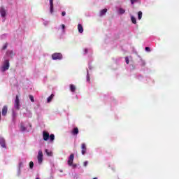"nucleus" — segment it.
<instances>
[{"instance_id": "f257e3e1", "label": "nucleus", "mask_w": 179, "mask_h": 179, "mask_svg": "<svg viewBox=\"0 0 179 179\" xmlns=\"http://www.w3.org/2000/svg\"><path fill=\"white\" fill-rule=\"evenodd\" d=\"M16 55V53L13 52L12 50H8L6 52L5 55L3 57V61L2 62L1 66H0V71L3 73L6 72V71H9V68H10V63L9 62V59L13 58Z\"/></svg>"}, {"instance_id": "f03ea898", "label": "nucleus", "mask_w": 179, "mask_h": 179, "mask_svg": "<svg viewBox=\"0 0 179 179\" xmlns=\"http://www.w3.org/2000/svg\"><path fill=\"white\" fill-rule=\"evenodd\" d=\"M43 139L45 142H48V141L52 143L54 141H55V135L54 134H50V133L47 131H43L42 134Z\"/></svg>"}, {"instance_id": "7ed1b4c3", "label": "nucleus", "mask_w": 179, "mask_h": 179, "mask_svg": "<svg viewBox=\"0 0 179 179\" xmlns=\"http://www.w3.org/2000/svg\"><path fill=\"white\" fill-rule=\"evenodd\" d=\"M24 163H26L25 160L22 161V159L19 160L18 165L17 167V177H20V175L22 174V169L24 167Z\"/></svg>"}, {"instance_id": "20e7f679", "label": "nucleus", "mask_w": 179, "mask_h": 179, "mask_svg": "<svg viewBox=\"0 0 179 179\" xmlns=\"http://www.w3.org/2000/svg\"><path fill=\"white\" fill-rule=\"evenodd\" d=\"M8 14L6 10L5 9V7L1 6L0 7V15L2 17V22H5L6 20V15Z\"/></svg>"}, {"instance_id": "39448f33", "label": "nucleus", "mask_w": 179, "mask_h": 179, "mask_svg": "<svg viewBox=\"0 0 179 179\" xmlns=\"http://www.w3.org/2000/svg\"><path fill=\"white\" fill-rule=\"evenodd\" d=\"M62 58H63L62 54L61 53L55 52L52 55V59H53V61H57V60L61 61Z\"/></svg>"}, {"instance_id": "423d86ee", "label": "nucleus", "mask_w": 179, "mask_h": 179, "mask_svg": "<svg viewBox=\"0 0 179 179\" xmlns=\"http://www.w3.org/2000/svg\"><path fill=\"white\" fill-rule=\"evenodd\" d=\"M14 108L15 110H20V101L19 100V96L17 95L15 96Z\"/></svg>"}, {"instance_id": "0eeeda50", "label": "nucleus", "mask_w": 179, "mask_h": 179, "mask_svg": "<svg viewBox=\"0 0 179 179\" xmlns=\"http://www.w3.org/2000/svg\"><path fill=\"white\" fill-rule=\"evenodd\" d=\"M37 159L38 164H41V163H43V151H38Z\"/></svg>"}, {"instance_id": "6e6552de", "label": "nucleus", "mask_w": 179, "mask_h": 179, "mask_svg": "<svg viewBox=\"0 0 179 179\" xmlns=\"http://www.w3.org/2000/svg\"><path fill=\"white\" fill-rule=\"evenodd\" d=\"M50 2V13L54 15V0H49Z\"/></svg>"}, {"instance_id": "1a4fd4ad", "label": "nucleus", "mask_w": 179, "mask_h": 179, "mask_svg": "<svg viewBox=\"0 0 179 179\" xmlns=\"http://www.w3.org/2000/svg\"><path fill=\"white\" fill-rule=\"evenodd\" d=\"M11 117L13 122H16V118H17V113L16 112V110H15V109L12 110Z\"/></svg>"}, {"instance_id": "9d476101", "label": "nucleus", "mask_w": 179, "mask_h": 179, "mask_svg": "<svg viewBox=\"0 0 179 179\" xmlns=\"http://www.w3.org/2000/svg\"><path fill=\"white\" fill-rule=\"evenodd\" d=\"M73 159H75V155L71 154L68 159L69 166H72V164H73Z\"/></svg>"}, {"instance_id": "9b49d317", "label": "nucleus", "mask_w": 179, "mask_h": 179, "mask_svg": "<svg viewBox=\"0 0 179 179\" xmlns=\"http://www.w3.org/2000/svg\"><path fill=\"white\" fill-rule=\"evenodd\" d=\"M0 145L1 146V148L6 149V143L5 141V138H3V137H0Z\"/></svg>"}, {"instance_id": "f8f14e48", "label": "nucleus", "mask_w": 179, "mask_h": 179, "mask_svg": "<svg viewBox=\"0 0 179 179\" xmlns=\"http://www.w3.org/2000/svg\"><path fill=\"white\" fill-rule=\"evenodd\" d=\"M81 153L83 155H86V150H87V148H86V144L85 143H82L81 145Z\"/></svg>"}, {"instance_id": "ddd939ff", "label": "nucleus", "mask_w": 179, "mask_h": 179, "mask_svg": "<svg viewBox=\"0 0 179 179\" xmlns=\"http://www.w3.org/2000/svg\"><path fill=\"white\" fill-rule=\"evenodd\" d=\"M1 114L3 115V117H5V115H6V114H8V106H4L2 108L1 110Z\"/></svg>"}, {"instance_id": "4468645a", "label": "nucleus", "mask_w": 179, "mask_h": 179, "mask_svg": "<svg viewBox=\"0 0 179 179\" xmlns=\"http://www.w3.org/2000/svg\"><path fill=\"white\" fill-rule=\"evenodd\" d=\"M71 134L72 135H73V136H76V135L79 134V129L78 127L73 128V129L71 130Z\"/></svg>"}, {"instance_id": "2eb2a0df", "label": "nucleus", "mask_w": 179, "mask_h": 179, "mask_svg": "<svg viewBox=\"0 0 179 179\" xmlns=\"http://www.w3.org/2000/svg\"><path fill=\"white\" fill-rule=\"evenodd\" d=\"M65 29H66V27L64 24L58 27V30H62V34H65Z\"/></svg>"}, {"instance_id": "dca6fc26", "label": "nucleus", "mask_w": 179, "mask_h": 179, "mask_svg": "<svg viewBox=\"0 0 179 179\" xmlns=\"http://www.w3.org/2000/svg\"><path fill=\"white\" fill-rule=\"evenodd\" d=\"M106 13H107V8H103V9L101 10L99 16L101 17L104 16L106 15Z\"/></svg>"}, {"instance_id": "f3484780", "label": "nucleus", "mask_w": 179, "mask_h": 179, "mask_svg": "<svg viewBox=\"0 0 179 179\" xmlns=\"http://www.w3.org/2000/svg\"><path fill=\"white\" fill-rule=\"evenodd\" d=\"M87 52H89L90 54H93V50H92V48H85L84 49V55H86V54H87Z\"/></svg>"}, {"instance_id": "a211bd4d", "label": "nucleus", "mask_w": 179, "mask_h": 179, "mask_svg": "<svg viewBox=\"0 0 179 179\" xmlns=\"http://www.w3.org/2000/svg\"><path fill=\"white\" fill-rule=\"evenodd\" d=\"M78 30L79 33L80 34L83 33V26L82 25V24H78Z\"/></svg>"}, {"instance_id": "6ab92c4d", "label": "nucleus", "mask_w": 179, "mask_h": 179, "mask_svg": "<svg viewBox=\"0 0 179 179\" xmlns=\"http://www.w3.org/2000/svg\"><path fill=\"white\" fill-rule=\"evenodd\" d=\"M54 96H55L54 94H50L47 99V103H51L52 101V99H54Z\"/></svg>"}, {"instance_id": "aec40b11", "label": "nucleus", "mask_w": 179, "mask_h": 179, "mask_svg": "<svg viewBox=\"0 0 179 179\" xmlns=\"http://www.w3.org/2000/svg\"><path fill=\"white\" fill-rule=\"evenodd\" d=\"M76 90V87H75L73 84L70 85V91L71 92V93H75Z\"/></svg>"}, {"instance_id": "412c9836", "label": "nucleus", "mask_w": 179, "mask_h": 179, "mask_svg": "<svg viewBox=\"0 0 179 179\" xmlns=\"http://www.w3.org/2000/svg\"><path fill=\"white\" fill-rule=\"evenodd\" d=\"M117 12H118L119 15H124V13H125V9H124L122 8H119L117 10Z\"/></svg>"}, {"instance_id": "4be33fe9", "label": "nucleus", "mask_w": 179, "mask_h": 179, "mask_svg": "<svg viewBox=\"0 0 179 179\" xmlns=\"http://www.w3.org/2000/svg\"><path fill=\"white\" fill-rule=\"evenodd\" d=\"M130 17L133 24H136V18L135 17V16L130 15Z\"/></svg>"}, {"instance_id": "5701e85b", "label": "nucleus", "mask_w": 179, "mask_h": 179, "mask_svg": "<svg viewBox=\"0 0 179 179\" xmlns=\"http://www.w3.org/2000/svg\"><path fill=\"white\" fill-rule=\"evenodd\" d=\"M45 152L47 156L52 157V151H50V150L45 149Z\"/></svg>"}, {"instance_id": "b1692460", "label": "nucleus", "mask_w": 179, "mask_h": 179, "mask_svg": "<svg viewBox=\"0 0 179 179\" xmlns=\"http://www.w3.org/2000/svg\"><path fill=\"white\" fill-rule=\"evenodd\" d=\"M6 48H8V43H6L4 45H3V46L1 49V52H3V51H5V50H6Z\"/></svg>"}, {"instance_id": "393cba45", "label": "nucleus", "mask_w": 179, "mask_h": 179, "mask_svg": "<svg viewBox=\"0 0 179 179\" xmlns=\"http://www.w3.org/2000/svg\"><path fill=\"white\" fill-rule=\"evenodd\" d=\"M134 78H136V79H138V80H143V78L141 74L135 76Z\"/></svg>"}, {"instance_id": "a878e982", "label": "nucleus", "mask_w": 179, "mask_h": 179, "mask_svg": "<svg viewBox=\"0 0 179 179\" xmlns=\"http://www.w3.org/2000/svg\"><path fill=\"white\" fill-rule=\"evenodd\" d=\"M137 15H138V20H141L142 19V15H143V13H142V11H138Z\"/></svg>"}, {"instance_id": "bb28decb", "label": "nucleus", "mask_w": 179, "mask_h": 179, "mask_svg": "<svg viewBox=\"0 0 179 179\" xmlns=\"http://www.w3.org/2000/svg\"><path fill=\"white\" fill-rule=\"evenodd\" d=\"M87 82H90V75H89V69H87Z\"/></svg>"}, {"instance_id": "cd10ccee", "label": "nucleus", "mask_w": 179, "mask_h": 179, "mask_svg": "<svg viewBox=\"0 0 179 179\" xmlns=\"http://www.w3.org/2000/svg\"><path fill=\"white\" fill-rule=\"evenodd\" d=\"M33 167H34V162H33L32 161H31L29 162V169H31V170L33 169Z\"/></svg>"}, {"instance_id": "c85d7f7f", "label": "nucleus", "mask_w": 179, "mask_h": 179, "mask_svg": "<svg viewBox=\"0 0 179 179\" xmlns=\"http://www.w3.org/2000/svg\"><path fill=\"white\" fill-rule=\"evenodd\" d=\"M7 36H8V34H3V35H1L0 36L1 40H4V38H6Z\"/></svg>"}, {"instance_id": "c756f323", "label": "nucleus", "mask_w": 179, "mask_h": 179, "mask_svg": "<svg viewBox=\"0 0 179 179\" xmlns=\"http://www.w3.org/2000/svg\"><path fill=\"white\" fill-rule=\"evenodd\" d=\"M20 129H21L22 132H24V131H26L27 128H26V127L23 126V124H21Z\"/></svg>"}, {"instance_id": "7c9ffc66", "label": "nucleus", "mask_w": 179, "mask_h": 179, "mask_svg": "<svg viewBox=\"0 0 179 179\" xmlns=\"http://www.w3.org/2000/svg\"><path fill=\"white\" fill-rule=\"evenodd\" d=\"M29 100H31V103H34V96L29 95Z\"/></svg>"}, {"instance_id": "2f4dec72", "label": "nucleus", "mask_w": 179, "mask_h": 179, "mask_svg": "<svg viewBox=\"0 0 179 179\" xmlns=\"http://www.w3.org/2000/svg\"><path fill=\"white\" fill-rule=\"evenodd\" d=\"M88 68L90 71H92V69H93V66H92V63L88 62Z\"/></svg>"}, {"instance_id": "473e14b6", "label": "nucleus", "mask_w": 179, "mask_h": 179, "mask_svg": "<svg viewBox=\"0 0 179 179\" xmlns=\"http://www.w3.org/2000/svg\"><path fill=\"white\" fill-rule=\"evenodd\" d=\"M137 1H138V0H130L131 5H134L136 3V2H137Z\"/></svg>"}, {"instance_id": "72a5a7b5", "label": "nucleus", "mask_w": 179, "mask_h": 179, "mask_svg": "<svg viewBox=\"0 0 179 179\" xmlns=\"http://www.w3.org/2000/svg\"><path fill=\"white\" fill-rule=\"evenodd\" d=\"M125 62H126V64H129V57H125Z\"/></svg>"}, {"instance_id": "f704fd0d", "label": "nucleus", "mask_w": 179, "mask_h": 179, "mask_svg": "<svg viewBox=\"0 0 179 179\" xmlns=\"http://www.w3.org/2000/svg\"><path fill=\"white\" fill-rule=\"evenodd\" d=\"M87 164H89V162L88 161L84 162V164H83L84 167H87Z\"/></svg>"}, {"instance_id": "c9c22d12", "label": "nucleus", "mask_w": 179, "mask_h": 179, "mask_svg": "<svg viewBox=\"0 0 179 179\" xmlns=\"http://www.w3.org/2000/svg\"><path fill=\"white\" fill-rule=\"evenodd\" d=\"M145 51L147 52H150V48L149 47H145Z\"/></svg>"}, {"instance_id": "e433bc0d", "label": "nucleus", "mask_w": 179, "mask_h": 179, "mask_svg": "<svg viewBox=\"0 0 179 179\" xmlns=\"http://www.w3.org/2000/svg\"><path fill=\"white\" fill-rule=\"evenodd\" d=\"M145 64H146V63L145 62V61L141 60V65H142V66H145Z\"/></svg>"}, {"instance_id": "4c0bfd02", "label": "nucleus", "mask_w": 179, "mask_h": 179, "mask_svg": "<svg viewBox=\"0 0 179 179\" xmlns=\"http://www.w3.org/2000/svg\"><path fill=\"white\" fill-rule=\"evenodd\" d=\"M48 23H50L48 21H44L43 22L44 26H47L48 24Z\"/></svg>"}, {"instance_id": "58836bf2", "label": "nucleus", "mask_w": 179, "mask_h": 179, "mask_svg": "<svg viewBox=\"0 0 179 179\" xmlns=\"http://www.w3.org/2000/svg\"><path fill=\"white\" fill-rule=\"evenodd\" d=\"M72 167H73V169H76V167H77V165H76V164H72Z\"/></svg>"}, {"instance_id": "ea45409f", "label": "nucleus", "mask_w": 179, "mask_h": 179, "mask_svg": "<svg viewBox=\"0 0 179 179\" xmlns=\"http://www.w3.org/2000/svg\"><path fill=\"white\" fill-rule=\"evenodd\" d=\"M66 15V12L63 11L62 12V16H65Z\"/></svg>"}, {"instance_id": "a19ab883", "label": "nucleus", "mask_w": 179, "mask_h": 179, "mask_svg": "<svg viewBox=\"0 0 179 179\" xmlns=\"http://www.w3.org/2000/svg\"><path fill=\"white\" fill-rule=\"evenodd\" d=\"M130 66H131V69H135V66H134V65H131Z\"/></svg>"}, {"instance_id": "79ce46f5", "label": "nucleus", "mask_w": 179, "mask_h": 179, "mask_svg": "<svg viewBox=\"0 0 179 179\" xmlns=\"http://www.w3.org/2000/svg\"><path fill=\"white\" fill-rule=\"evenodd\" d=\"M36 179H40V177L38 176H38H36Z\"/></svg>"}, {"instance_id": "37998d69", "label": "nucleus", "mask_w": 179, "mask_h": 179, "mask_svg": "<svg viewBox=\"0 0 179 179\" xmlns=\"http://www.w3.org/2000/svg\"><path fill=\"white\" fill-rule=\"evenodd\" d=\"M147 80H150V78L148 77Z\"/></svg>"}, {"instance_id": "c03bdc74", "label": "nucleus", "mask_w": 179, "mask_h": 179, "mask_svg": "<svg viewBox=\"0 0 179 179\" xmlns=\"http://www.w3.org/2000/svg\"><path fill=\"white\" fill-rule=\"evenodd\" d=\"M76 99H77V100H78V99H79V97L78 96V95H76Z\"/></svg>"}, {"instance_id": "a18cd8bd", "label": "nucleus", "mask_w": 179, "mask_h": 179, "mask_svg": "<svg viewBox=\"0 0 179 179\" xmlns=\"http://www.w3.org/2000/svg\"><path fill=\"white\" fill-rule=\"evenodd\" d=\"M0 121H1V110H0Z\"/></svg>"}, {"instance_id": "49530a36", "label": "nucleus", "mask_w": 179, "mask_h": 179, "mask_svg": "<svg viewBox=\"0 0 179 179\" xmlns=\"http://www.w3.org/2000/svg\"><path fill=\"white\" fill-rule=\"evenodd\" d=\"M60 173H62V170H60Z\"/></svg>"}, {"instance_id": "de8ad7c7", "label": "nucleus", "mask_w": 179, "mask_h": 179, "mask_svg": "<svg viewBox=\"0 0 179 179\" xmlns=\"http://www.w3.org/2000/svg\"><path fill=\"white\" fill-rule=\"evenodd\" d=\"M93 179H97V178H94Z\"/></svg>"}]
</instances>
